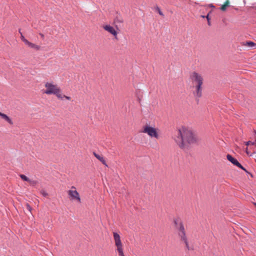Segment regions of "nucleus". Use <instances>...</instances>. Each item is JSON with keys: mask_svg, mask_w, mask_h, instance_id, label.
Here are the masks:
<instances>
[{"mask_svg": "<svg viewBox=\"0 0 256 256\" xmlns=\"http://www.w3.org/2000/svg\"><path fill=\"white\" fill-rule=\"evenodd\" d=\"M175 140L181 148L186 144H192L196 141V138L192 130L186 127H182L178 130Z\"/></svg>", "mask_w": 256, "mask_h": 256, "instance_id": "nucleus-1", "label": "nucleus"}, {"mask_svg": "<svg viewBox=\"0 0 256 256\" xmlns=\"http://www.w3.org/2000/svg\"><path fill=\"white\" fill-rule=\"evenodd\" d=\"M44 94L47 95H55L58 99L62 100L64 98L68 100H71V98L64 94L60 88L53 82H47L44 84Z\"/></svg>", "mask_w": 256, "mask_h": 256, "instance_id": "nucleus-2", "label": "nucleus"}, {"mask_svg": "<svg viewBox=\"0 0 256 256\" xmlns=\"http://www.w3.org/2000/svg\"><path fill=\"white\" fill-rule=\"evenodd\" d=\"M205 9L208 11L207 14H201L200 16H210L212 12L219 10L223 12L228 10L234 14H240L238 12L240 10L238 8H234L231 6L229 0H226L224 4L218 8H216L212 4H210L206 8H205Z\"/></svg>", "mask_w": 256, "mask_h": 256, "instance_id": "nucleus-3", "label": "nucleus"}, {"mask_svg": "<svg viewBox=\"0 0 256 256\" xmlns=\"http://www.w3.org/2000/svg\"><path fill=\"white\" fill-rule=\"evenodd\" d=\"M190 79L195 86V94L198 97H200L202 94V85L204 82L202 75L196 72H193L190 74Z\"/></svg>", "mask_w": 256, "mask_h": 256, "instance_id": "nucleus-4", "label": "nucleus"}, {"mask_svg": "<svg viewBox=\"0 0 256 256\" xmlns=\"http://www.w3.org/2000/svg\"><path fill=\"white\" fill-rule=\"evenodd\" d=\"M174 223L176 226L179 237L180 238L181 240L185 244L186 247L188 248V243L183 224L181 222H178L176 220H174Z\"/></svg>", "mask_w": 256, "mask_h": 256, "instance_id": "nucleus-5", "label": "nucleus"}, {"mask_svg": "<svg viewBox=\"0 0 256 256\" xmlns=\"http://www.w3.org/2000/svg\"><path fill=\"white\" fill-rule=\"evenodd\" d=\"M159 131L158 128L146 124L143 127L142 132L146 134L152 138H154L156 139H158L160 138Z\"/></svg>", "mask_w": 256, "mask_h": 256, "instance_id": "nucleus-6", "label": "nucleus"}, {"mask_svg": "<svg viewBox=\"0 0 256 256\" xmlns=\"http://www.w3.org/2000/svg\"><path fill=\"white\" fill-rule=\"evenodd\" d=\"M67 193L70 200L76 201L78 203L81 202L80 195L75 186H72L70 190H68Z\"/></svg>", "mask_w": 256, "mask_h": 256, "instance_id": "nucleus-7", "label": "nucleus"}, {"mask_svg": "<svg viewBox=\"0 0 256 256\" xmlns=\"http://www.w3.org/2000/svg\"><path fill=\"white\" fill-rule=\"evenodd\" d=\"M114 238L116 246V252H119L123 250L122 244L120 240V237L119 234L117 232H113Z\"/></svg>", "mask_w": 256, "mask_h": 256, "instance_id": "nucleus-8", "label": "nucleus"}, {"mask_svg": "<svg viewBox=\"0 0 256 256\" xmlns=\"http://www.w3.org/2000/svg\"><path fill=\"white\" fill-rule=\"evenodd\" d=\"M102 28L107 32L112 35L114 38H116L118 32L116 29L110 24H104Z\"/></svg>", "mask_w": 256, "mask_h": 256, "instance_id": "nucleus-9", "label": "nucleus"}, {"mask_svg": "<svg viewBox=\"0 0 256 256\" xmlns=\"http://www.w3.org/2000/svg\"><path fill=\"white\" fill-rule=\"evenodd\" d=\"M226 158L232 164L238 167L247 172L246 170L241 165V164H240L238 162L236 159L234 158L231 155L229 154H228L226 156Z\"/></svg>", "mask_w": 256, "mask_h": 256, "instance_id": "nucleus-10", "label": "nucleus"}, {"mask_svg": "<svg viewBox=\"0 0 256 256\" xmlns=\"http://www.w3.org/2000/svg\"><path fill=\"white\" fill-rule=\"evenodd\" d=\"M241 44L242 46H244L256 48V44L251 41H246L242 42L241 43Z\"/></svg>", "mask_w": 256, "mask_h": 256, "instance_id": "nucleus-11", "label": "nucleus"}, {"mask_svg": "<svg viewBox=\"0 0 256 256\" xmlns=\"http://www.w3.org/2000/svg\"><path fill=\"white\" fill-rule=\"evenodd\" d=\"M0 116L5 121L8 122L9 124H13V122H12V119L8 116L6 114L2 113L0 112Z\"/></svg>", "mask_w": 256, "mask_h": 256, "instance_id": "nucleus-12", "label": "nucleus"}, {"mask_svg": "<svg viewBox=\"0 0 256 256\" xmlns=\"http://www.w3.org/2000/svg\"><path fill=\"white\" fill-rule=\"evenodd\" d=\"M24 43L25 44H26V46H28V47H30V48H34V49H35L36 50H38L40 48V46L30 42L28 40H25V42Z\"/></svg>", "mask_w": 256, "mask_h": 256, "instance_id": "nucleus-13", "label": "nucleus"}, {"mask_svg": "<svg viewBox=\"0 0 256 256\" xmlns=\"http://www.w3.org/2000/svg\"><path fill=\"white\" fill-rule=\"evenodd\" d=\"M94 155L98 160L100 162H101L104 165L108 166V165L106 163V161L105 160L104 158L102 155L97 154L96 152H94Z\"/></svg>", "mask_w": 256, "mask_h": 256, "instance_id": "nucleus-14", "label": "nucleus"}, {"mask_svg": "<svg viewBox=\"0 0 256 256\" xmlns=\"http://www.w3.org/2000/svg\"><path fill=\"white\" fill-rule=\"evenodd\" d=\"M154 10H155V12H157L160 15L162 16H164V14H163L161 10L158 6H156V7L154 8Z\"/></svg>", "mask_w": 256, "mask_h": 256, "instance_id": "nucleus-15", "label": "nucleus"}, {"mask_svg": "<svg viewBox=\"0 0 256 256\" xmlns=\"http://www.w3.org/2000/svg\"><path fill=\"white\" fill-rule=\"evenodd\" d=\"M20 178L24 181L28 182L30 179L25 175L24 174H20Z\"/></svg>", "mask_w": 256, "mask_h": 256, "instance_id": "nucleus-16", "label": "nucleus"}, {"mask_svg": "<svg viewBox=\"0 0 256 256\" xmlns=\"http://www.w3.org/2000/svg\"><path fill=\"white\" fill-rule=\"evenodd\" d=\"M40 193L41 194H42L44 196H48V194L44 190H42L40 191Z\"/></svg>", "mask_w": 256, "mask_h": 256, "instance_id": "nucleus-17", "label": "nucleus"}, {"mask_svg": "<svg viewBox=\"0 0 256 256\" xmlns=\"http://www.w3.org/2000/svg\"><path fill=\"white\" fill-rule=\"evenodd\" d=\"M28 182L30 183V185L33 186H35L37 184L36 181L30 180V179Z\"/></svg>", "mask_w": 256, "mask_h": 256, "instance_id": "nucleus-18", "label": "nucleus"}, {"mask_svg": "<svg viewBox=\"0 0 256 256\" xmlns=\"http://www.w3.org/2000/svg\"><path fill=\"white\" fill-rule=\"evenodd\" d=\"M246 146H248L250 144L254 145L255 146V144H256V140L254 142L248 141V142H246Z\"/></svg>", "mask_w": 256, "mask_h": 256, "instance_id": "nucleus-19", "label": "nucleus"}, {"mask_svg": "<svg viewBox=\"0 0 256 256\" xmlns=\"http://www.w3.org/2000/svg\"><path fill=\"white\" fill-rule=\"evenodd\" d=\"M19 32L20 33V38L24 42H25V40H27L26 38H25L24 37V36L22 35V34L20 32V30L19 31Z\"/></svg>", "mask_w": 256, "mask_h": 256, "instance_id": "nucleus-20", "label": "nucleus"}, {"mask_svg": "<svg viewBox=\"0 0 256 256\" xmlns=\"http://www.w3.org/2000/svg\"><path fill=\"white\" fill-rule=\"evenodd\" d=\"M26 207L27 210L29 212H31L32 208H31V206H30V205L28 204H26Z\"/></svg>", "mask_w": 256, "mask_h": 256, "instance_id": "nucleus-21", "label": "nucleus"}, {"mask_svg": "<svg viewBox=\"0 0 256 256\" xmlns=\"http://www.w3.org/2000/svg\"><path fill=\"white\" fill-rule=\"evenodd\" d=\"M206 18L207 20L208 24V26H210L211 25V24H210L211 17H206Z\"/></svg>", "mask_w": 256, "mask_h": 256, "instance_id": "nucleus-22", "label": "nucleus"}, {"mask_svg": "<svg viewBox=\"0 0 256 256\" xmlns=\"http://www.w3.org/2000/svg\"><path fill=\"white\" fill-rule=\"evenodd\" d=\"M119 256H124V250L118 252Z\"/></svg>", "mask_w": 256, "mask_h": 256, "instance_id": "nucleus-23", "label": "nucleus"}, {"mask_svg": "<svg viewBox=\"0 0 256 256\" xmlns=\"http://www.w3.org/2000/svg\"><path fill=\"white\" fill-rule=\"evenodd\" d=\"M246 153L247 154H248H248H250V152H248V148H246Z\"/></svg>", "mask_w": 256, "mask_h": 256, "instance_id": "nucleus-24", "label": "nucleus"}, {"mask_svg": "<svg viewBox=\"0 0 256 256\" xmlns=\"http://www.w3.org/2000/svg\"><path fill=\"white\" fill-rule=\"evenodd\" d=\"M222 22L225 24H226V19L225 18H224L222 19Z\"/></svg>", "mask_w": 256, "mask_h": 256, "instance_id": "nucleus-25", "label": "nucleus"}, {"mask_svg": "<svg viewBox=\"0 0 256 256\" xmlns=\"http://www.w3.org/2000/svg\"><path fill=\"white\" fill-rule=\"evenodd\" d=\"M40 36H41V37H42V38H44V34H40Z\"/></svg>", "mask_w": 256, "mask_h": 256, "instance_id": "nucleus-26", "label": "nucleus"}, {"mask_svg": "<svg viewBox=\"0 0 256 256\" xmlns=\"http://www.w3.org/2000/svg\"><path fill=\"white\" fill-rule=\"evenodd\" d=\"M255 146H256V144Z\"/></svg>", "mask_w": 256, "mask_h": 256, "instance_id": "nucleus-27", "label": "nucleus"}, {"mask_svg": "<svg viewBox=\"0 0 256 256\" xmlns=\"http://www.w3.org/2000/svg\"><path fill=\"white\" fill-rule=\"evenodd\" d=\"M254 205L256 206V203H254Z\"/></svg>", "mask_w": 256, "mask_h": 256, "instance_id": "nucleus-28", "label": "nucleus"}, {"mask_svg": "<svg viewBox=\"0 0 256 256\" xmlns=\"http://www.w3.org/2000/svg\"><path fill=\"white\" fill-rule=\"evenodd\" d=\"M255 133L256 134V131H255Z\"/></svg>", "mask_w": 256, "mask_h": 256, "instance_id": "nucleus-29", "label": "nucleus"}]
</instances>
